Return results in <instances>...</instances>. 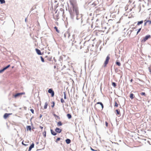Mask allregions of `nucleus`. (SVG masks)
<instances>
[{"mask_svg": "<svg viewBox=\"0 0 151 151\" xmlns=\"http://www.w3.org/2000/svg\"><path fill=\"white\" fill-rule=\"evenodd\" d=\"M143 21H140L139 22H137V25H139L140 24H142L143 23Z\"/></svg>", "mask_w": 151, "mask_h": 151, "instance_id": "obj_23", "label": "nucleus"}, {"mask_svg": "<svg viewBox=\"0 0 151 151\" xmlns=\"http://www.w3.org/2000/svg\"><path fill=\"white\" fill-rule=\"evenodd\" d=\"M35 50H36V51L38 55H42V54H41V52L39 50V49H37L36 48L35 49Z\"/></svg>", "mask_w": 151, "mask_h": 151, "instance_id": "obj_11", "label": "nucleus"}, {"mask_svg": "<svg viewBox=\"0 0 151 151\" xmlns=\"http://www.w3.org/2000/svg\"><path fill=\"white\" fill-rule=\"evenodd\" d=\"M43 134H44V136H45V137H46V132H43Z\"/></svg>", "mask_w": 151, "mask_h": 151, "instance_id": "obj_41", "label": "nucleus"}, {"mask_svg": "<svg viewBox=\"0 0 151 151\" xmlns=\"http://www.w3.org/2000/svg\"><path fill=\"white\" fill-rule=\"evenodd\" d=\"M53 115L55 117H56L57 116V115H56L55 114H54Z\"/></svg>", "mask_w": 151, "mask_h": 151, "instance_id": "obj_46", "label": "nucleus"}, {"mask_svg": "<svg viewBox=\"0 0 151 151\" xmlns=\"http://www.w3.org/2000/svg\"><path fill=\"white\" fill-rule=\"evenodd\" d=\"M48 92L51 94L52 97L54 96V93L52 89L50 88L48 90Z\"/></svg>", "mask_w": 151, "mask_h": 151, "instance_id": "obj_6", "label": "nucleus"}, {"mask_svg": "<svg viewBox=\"0 0 151 151\" xmlns=\"http://www.w3.org/2000/svg\"><path fill=\"white\" fill-rule=\"evenodd\" d=\"M91 149L93 151H97V150H95L93 149L91 147Z\"/></svg>", "mask_w": 151, "mask_h": 151, "instance_id": "obj_38", "label": "nucleus"}, {"mask_svg": "<svg viewBox=\"0 0 151 151\" xmlns=\"http://www.w3.org/2000/svg\"><path fill=\"white\" fill-rule=\"evenodd\" d=\"M54 29L56 30V31L57 32V33H60V31L58 29V28L56 27H54Z\"/></svg>", "mask_w": 151, "mask_h": 151, "instance_id": "obj_16", "label": "nucleus"}, {"mask_svg": "<svg viewBox=\"0 0 151 151\" xmlns=\"http://www.w3.org/2000/svg\"><path fill=\"white\" fill-rule=\"evenodd\" d=\"M54 68H56V66H54Z\"/></svg>", "mask_w": 151, "mask_h": 151, "instance_id": "obj_50", "label": "nucleus"}, {"mask_svg": "<svg viewBox=\"0 0 151 151\" xmlns=\"http://www.w3.org/2000/svg\"><path fill=\"white\" fill-rule=\"evenodd\" d=\"M0 2L1 4H4L5 3V1L4 0H0Z\"/></svg>", "mask_w": 151, "mask_h": 151, "instance_id": "obj_25", "label": "nucleus"}, {"mask_svg": "<svg viewBox=\"0 0 151 151\" xmlns=\"http://www.w3.org/2000/svg\"><path fill=\"white\" fill-rule=\"evenodd\" d=\"M145 23H144V25L145 26L146 25L147 23V20H145Z\"/></svg>", "mask_w": 151, "mask_h": 151, "instance_id": "obj_42", "label": "nucleus"}, {"mask_svg": "<svg viewBox=\"0 0 151 151\" xmlns=\"http://www.w3.org/2000/svg\"><path fill=\"white\" fill-rule=\"evenodd\" d=\"M10 66V65H7V66H6V67H5L4 68V69L5 70L6 69H7V68H9Z\"/></svg>", "mask_w": 151, "mask_h": 151, "instance_id": "obj_30", "label": "nucleus"}, {"mask_svg": "<svg viewBox=\"0 0 151 151\" xmlns=\"http://www.w3.org/2000/svg\"><path fill=\"white\" fill-rule=\"evenodd\" d=\"M119 104L116 101H115L114 102V106L117 107L118 106Z\"/></svg>", "mask_w": 151, "mask_h": 151, "instance_id": "obj_20", "label": "nucleus"}, {"mask_svg": "<svg viewBox=\"0 0 151 151\" xmlns=\"http://www.w3.org/2000/svg\"><path fill=\"white\" fill-rule=\"evenodd\" d=\"M116 64L119 66H120L121 65V63L120 62H116Z\"/></svg>", "mask_w": 151, "mask_h": 151, "instance_id": "obj_26", "label": "nucleus"}, {"mask_svg": "<svg viewBox=\"0 0 151 151\" xmlns=\"http://www.w3.org/2000/svg\"><path fill=\"white\" fill-rule=\"evenodd\" d=\"M25 94L24 92H22L21 93H18L15 94V95L13 96L15 98H16L18 96H19L21 95H22L24 94Z\"/></svg>", "mask_w": 151, "mask_h": 151, "instance_id": "obj_7", "label": "nucleus"}, {"mask_svg": "<svg viewBox=\"0 0 151 151\" xmlns=\"http://www.w3.org/2000/svg\"><path fill=\"white\" fill-rule=\"evenodd\" d=\"M105 124H106V127H107L108 126V122H105Z\"/></svg>", "mask_w": 151, "mask_h": 151, "instance_id": "obj_40", "label": "nucleus"}, {"mask_svg": "<svg viewBox=\"0 0 151 151\" xmlns=\"http://www.w3.org/2000/svg\"><path fill=\"white\" fill-rule=\"evenodd\" d=\"M22 144L23 145H24L25 146H26V145H25V144H24L23 142H22Z\"/></svg>", "mask_w": 151, "mask_h": 151, "instance_id": "obj_47", "label": "nucleus"}, {"mask_svg": "<svg viewBox=\"0 0 151 151\" xmlns=\"http://www.w3.org/2000/svg\"><path fill=\"white\" fill-rule=\"evenodd\" d=\"M10 66V65H7V66H6V67H5L4 68V69L5 70L6 69H7V68H9Z\"/></svg>", "mask_w": 151, "mask_h": 151, "instance_id": "obj_29", "label": "nucleus"}, {"mask_svg": "<svg viewBox=\"0 0 151 151\" xmlns=\"http://www.w3.org/2000/svg\"><path fill=\"white\" fill-rule=\"evenodd\" d=\"M116 115H120L121 114H120V110L119 109H117L116 110Z\"/></svg>", "mask_w": 151, "mask_h": 151, "instance_id": "obj_12", "label": "nucleus"}, {"mask_svg": "<svg viewBox=\"0 0 151 151\" xmlns=\"http://www.w3.org/2000/svg\"><path fill=\"white\" fill-rule=\"evenodd\" d=\"M51 134L53 135H56L57 134V133L55 132L53 130L51 129Z\"/></svg>", "mask_w": 151, "mask_h": 151, "instance_id": "obj_14", "label": "nucleus"}, {"mask_svg": "<svg viewBox=\"0 0 151 151\" xmlns=\"http://www.w3.org/2000/svg\"><path fill=\"white\" fill-rule=\"evenodd\" d=\"M95 109L97 110H102L104 108V105L101 102H98L95 106Z\"/></svg>", "mask_w": 151, "mask_h": 151, "instance_id": "obj_1", "label": "nucleus"}, {"mask_svg": "<svg viewBox=\"0 0 151 151\" xmlns=\"http://www.w3.org/2000/svg\"><path fill=\"white\" fill-rule=\"evenodd\" d=\"M112 85L115 88L116 87V83L114 82H112Z\"/></svg>", "mask_w": 151, "mask_h": 151, "instance_id": "obj_24", "label": "nucleus"}, {"mask_svg": "<svg viewBox=\"0 0 151 151\" xmlns=\"http://www.w3.org/2000/svg\"><path fill=\"white\" fill-rule=\"evenodd\" d=\"M40 128L41 129H42L43 128V127H42L41 126H40Z\"/></svg>", "mask_w": 151, "mask_h": 151, "instance_id": "obj_44", "label": "nucleus"}, {"mask_svg": "<svg viewBox=\"0 0 151 151\" xmlns=\"http://www.w3.org/2000/svg\"><path fill=\"white\" fill-rule=\"evenodd\" d=\"M134 95L133 93H131L130 94V97L131 99H132L134 98Z\"/></svg>", "mask_w": 151, "mask_h": 151, "instance_id": "obj_21", "label": "nucleus"}, {"mask_svg": "<svg viewBox=\"0 0 151 151\" xmlns=\"http://www.w3.org/2000/svg\"><path fill=\"white\" fill-rule=\"evenodd\" d=\"M25 22H26V21H27V18L25 19Z\"/></svg>", "mask_w": 151, "mask_h": 151, "instance_id": "obj_51", "label": "nucleus"}, {"mask_svg": "<svg viewBox=\"0 0 151 151\" xmlns=\"http://www.w3.org/2000/svg\"><path fill=\"white\" fill-rule=\"evenodd\" d=\"M141 28H140L138 29V31L137 32V35L138 34V33L140 32V31L141 30Z\"/></svg>", "mask_w": 151, "mask_h": 151, "instance_id": "obj_34", "label": "nucleus"}, {"mask_svg": "<svg viewBox=\"0 0 151 151\" xmlns=\"http://www.w3.org/2000/svg\"><path fill=\"white\" fill-rule=\"evenodd\" d=\"M67 116L68 118L69 119L71 118L72 117L71 115L70 114H68Z\"/></svg>", "mask_w": 151, "mask_h": 151, "instance_id": "obj_22", "label": "nucleus"}, {"mask_svg": "<svg viewBox=\"0 0 151 151\" xmlns=\"http://www.w3.org/2000/svg\"><path fill=\"white\" fill-rule=\"evenodd\" d=\"M64 36L65 38H66L67 36L69 37L70 36V34L68 32H65L64 35Z\"/></svg>", "mask_w": 151, "mask_h": 151, "instance_id": "obj_8", "label": "nucleus"}, {"mask_svg": "<svg viewBox=\"0 0 151 151\" xmlns=\"http://www.w3.org/2000/svg\"><path fill=\"white\" fill-rule=\"evenodd\" d=\"M27 130L28 131L29 130V131H31V126H28L26 127Z\"/></svg>", "mask_w": 151, "mask_h": 151, "instance_id": "obj_15", "label": "nucleus"}, {"mask_svg": "<svg viewBox=\"0 0 151 151\" xmlns=\"http://www.w3.org/2000/svg\"><path fill=\"white\" fill-rule=\"evenodd\" d=\"M40 58L41 59V60L42 62H45L44 60V58L42 56H40Z\"/></svg>", "mask_w": 151, "mask_h": 151, "instance_id": "obj_27", "label": "nucleus"}, {"mask_svg": "<svg viewBox=\"0 0 151 151\" xmlns=\"http://www.w3.org/2000/svg\"><path fill=\"white\" fill-rule=\"evenodd\" d=\"M56 117H57L58 119H59L60 118L59 117V116H57Z\"/></svg>", "mask_w": 151, "mask_h": 151, "instance_id": "obj_48", "label": "nucleus"}, {"mask_svg": "<svg viewBox=\"0 0 151 151\" xmlns=\"http://www.w3.org/2000/svg\"><path fill=\"white\" fill-rule=\"evenodd\" d=\"M148 69H149V71L150 72V73L151 74V68L150 67H149Z\"/></svg>", "mask_w": 151, "mask_h": 151, "instance_id": "obj_43", "label": "nucleus"}, {"mask_svg": "<svg viewBox=\"0 0 151 151\" xmlns=\"http://www.w3.org/2000/svg\"><path fill=\"white\" fill-rule=\"evenodd\" d=\"M147 22L148 23L149 25L151 24V20H147Z\"/></svg>", "mask_w": 151, "mask_h": 151, "instance_id": "obj_31", "label": "nucleus"}, {"mask_svg": "<svg viewBox=\"0 0 151 151\" xmlns=\"http://www.w3.org/2000/svg\"><path fill=\"white\" fill-rule=\"evenodd\" d=\"M141 94L142 95H143V96H146L145 93V92H142V93H141Z\"/></svg>", "mask_w": 151, "mask_h": 151, "instance_id": "obj_33", "label": "nucleus"}, {"mask_svg": "<svg viewBox=\"0 0 151 151\" xmlns=\"http://www.w3.org/2000/svg\"><path fill=\"white\" fill-rule=\"evenodd\" d=\"M110 56H109V55H108L106 58V60L104 62V65L105 66L108 63V62H109V60L110 59Z\"/></svg>", "mask_w": 151, "mask_h": 151, "instance_id": "obj_3", "label": "nucleus"}, {"mask_svg": "<svg viewBox=\"0 0 151 151\" xmlns=\"http://www.w3.org/2000/svg\"><path fill=\"white\" fill-rule=\"evenodd\" d=\"M12 114V113H5L4 114L3 117L4 119H6L9 117V116Z\"/></svg>", "mask_w": 151, "mask_h": 151, "instance_id": "obj_5", "label": "nucleus"}, {"mask_svg": "<svg viewBox=\"0 0 151 151\" xmlns=\"http://www.w3.org/2000/svg\"><path fill=\"white\" fill-rule=\"evenodd\" d=\"M62 124L60 121L59 122L57 123V125L58 126H62Z\"/></svg>", "mask_w": 151, "mask_h": 151, "instance_id": "obj_17", "label": "nucleus"}, {"mask_svg": "<svg viewBox=\"0 0 151 151\" xmlns=\"http://www.w3.org/2000/svg\"><path fill=\"white\" fill-rule=\"evenodd\" d=\"M64 99H66V94L65 92H64Z\"/></svg>", "mask_w": 151, "mask_h": 151, "instance_id": "obj_32", "label": "nucleus"}, {"mask_svg": "<svg viewBox=\"0 0 151 151\" xmlns=\"http://www.w3.org/2000/svg\"><path fill=\"white\" fill-rule=\"evenodd\" d=\"M48 104L47 102H46L45 104V105L44 106V109H46L47 108V106H48Z\"/></svg>", "mask_w": 151, "mask_h": 151, "instance_id": "obj_19", "label": "nucleus"}, {"mask_svg": "<svg viewBox=\"0 0 151 151\" xmlns=\"http://www.w3.org/2000/svg\"><path fill=\"white\" fill-rule=\"evenodd\" d=\"M60 101H61V102L62 103H63L64 102V100L62 98L61 99V100H60Z\"/></svg>", "mask_w": 151, "mask_h": 151, "instance_id": "obj_35", "label": "nucleus"}, {"mask_svg": "<svg viewBox=\"0 0 151 151\" xmlns=\"http://www.w3.org/2000/svg\"><path fill=\"white\" fill-rule=\"evenodd\" d=\"M34 143H32V145L29 147L28 151H30L34 147Z\"/></svg>", "mask_w": 151, "mask_h": 151, "instance_id": "obj_10", "label": "nucleus"}, {"mask_svg": "<svg viewBox=\"0 0 151 151\" xmlns=\"http://www.w3.org/2000/svg\"><path fill=\"white\" fill-rule=\"evenodd\" d=\"M10 66V65H7V66H6V67H5L4 68V69L5 70L6 69H7V68H9Z\"/></svg>", "mask_w": 151, "mask_h": 151, "instance_id": "obj_28", "label": "nucleus"}, {"mask_svg": "<svg viewBox=\"0 0 151 151\" xmlns=\"http://www.w3.org/2000/svg\"><path fill=\"white\" fill-rule=\"evenodd\" d=\"M71 5H72L73 8V11H75L77 15H78L79 14V12L78 8L75 6L74 4L71 2Z\"/></svg>", "mask_w": 151, "mask_h": 151, "instance_id": "obj_2", "label": "nucleus"}, {"mask_svg": "<svg viewBox=\"0 0 151 151\" xmlns=\"http://www.w3.org/2000/svg\"><path fill=\"white\" fill-rule=\"evenodd\" d=\"M4 70H5L3 68L2 69L0 70V73H1L3 71H4Z\"/></svg>", "mask_w": 151, "mask_h": 151, "instance_id": "obj_36", "label": "nucleus"}, {"mask_svg": "<svg viewBox=\"0 0 151 151\" xmlns=\"http://www.w3.org/2000/svg\"><path fill=\"white\" fill-rule=\"evenodd\" d=\"M65 142L67 144H69L70 143L71 141L69 139H67L65 140Z\"/></svg>", "mask_w": 151, "mask_h": 151, "instance_id": "obj_18", "label": "nucleus"}, {"mask_svg": "<svg viewBox=\"0 0 151 151\" xmlns=\"http://www.w3.org/2000/svg\"><path fill=\"white\" fill-rule=\"evenodd\" d=\"M60 138H57V139H56V142H57L58 141L60 140Z\"/></svg>", "mask_w": 151, "mask_h": 151, "instance_id": "obj_39", "label": "nucleus"}, {"mask_svg": "<svg viewBox=\"0 0 151 151\" xmlns=\"http://www.w3.org/2000/svg\"><path fill=\"white\" fill-rule=\"evenodd\" d=\"M53 105H52V107H53L54 106V104H55V103H54V102H53Z\"/></svg>", "mask_w": 151, "mask_h": 151, "instance_id": "obj_45", "label": "nucleus"}, {"mask_svg": "<svg viewBox=\"0 0 151 151\" xmlns=\"http://www.w3.org/2000/svg\"><path fill=\"white\" fill-rule=\"evenodd\" d=\"M150 36L149 35H147L143 38L142 40V42H144L147 40L149 38H150Z\"/></svg>", "mask_w": 151, "mask_h": 151, "instance_id": "obj_4", "label": "nucleus"}, {"mask_svg": "<svg viewBox=\"0 0 151 151\" xmlns=\"http://www.w3.org/2000/svg\"><path fill=\"white\" fill-rule=\"evenodd\" d=\"M30 110L32 114H34V110L33 109H31Z\"/></svg>", "mask_w": 151, "mask_h": 151, "instance_id": "obj_37", "label": "nucleus"}, {"mask_svg": "<svg viewBox=\"0 0 151 151\" xmlns=\"http://www.w3.org/2000/svg\"><path fill=\"white\" fill-rule=\"evenodd\" d=\"M130 82H132V81H133V80L132 79H131L130 81Z\"/></svg>", "mask_w": 151, "mask_h": 151, "instance_id": "obj_49", "label": "nucleus"}, {"mask_svg": "<svg viewBox=\"0 0 151 151\" xmlns=\"http://www.w3.org/2000/svg\"><path fill=\"white\" fill-rule=\"evenodd\" d=\"M54 18L55 19L58 20L59 18V15L58 14H57L55 16H54Z\"/></svg>", "mask_w": 151, "mask_h": 151, "instance_id": "obj_13", "label": "nucleus"}, {"mask_svg": "<svg viewBox=\"0 0 151 151\" xmlns=\"http://www.w3.org/2000/svg\"><path fill=\"white\" fill-rule=\"evenodd\" d=\"M97 10H99V9H97L96 10V11H97Z\"/></svg>", "mask_w": 151, "mask_h": 151, "instance_id": "obj_52", "label": "nucleus"}, {"mask_svg": "<svg viewBox=\"0 0 151 151\" xmlns=\"http://www.w3.org/2000/svg\"><path fill=\"white\" fill-rule=\"evenodd\" d=\"M55 131L57 133H60L62 131V129H59L57 127L55 129Z\"/></svg>", "mask_w": 151, "mask_h": 151, "instance_id": "obj_9", "label": "nucleus"}]
</instances>
